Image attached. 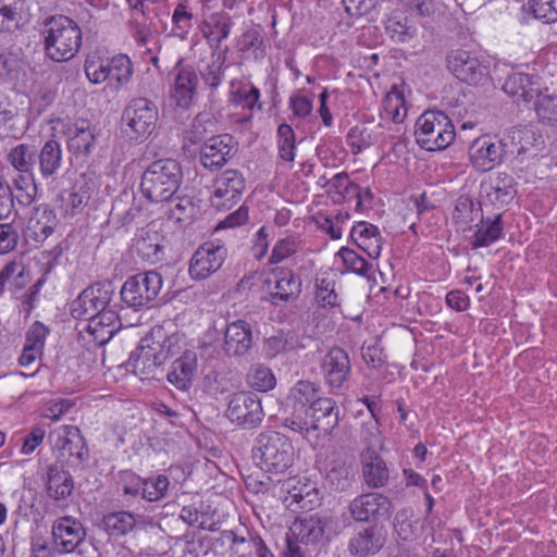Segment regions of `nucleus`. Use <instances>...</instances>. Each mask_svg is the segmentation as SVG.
Segmentation results:
<instances>
[{
    "mask_svg": "<svg viewBox=\"0 0 557 557\" xmlns=\"http://www.w3.org/2000/svg\"><path fill=\"white\" fill-rule=\"evenodd\" d=\"M39 35L45 57L58 63L74 59L83 44L78 23L63 14L46 17Z\"/></svg>",
    "mask_w": 557,
    "mask_h": 557,
    "instance_id": "obj_1",
    "label": "nucleus"
},
{
    "mask_svg": "<svg viewBox=\"0 0 557 557\" xmlns=\"http://www.w3.org/2000/svg\"><path fill=\"white\" fill-rule=\"evenodd\" d=\"M183 181L178 161L166 158L151 162L144 171L140 190L151 202H163L174 196Z\"/></svg>",
    "mask_w": 557,
    "mask_h": 557,
    "instance_id": "obj_2",
    "label": "nucleus"
},
{
    "mask_svg": "<svg viewBox=\"0 0 557 557\" xmlns=\"http://www.w3.org/2000/svg\"><path fill=\"white\" fill-rule=\"evenodd\" d=\"M257 466L269 473H284L294 461L292 441L276 431L261 432L252 448Z\"/></svg>",
    "mask_w": 557,
    "mask_h": 557,
    "instance_id": "obj_3",
    "label": "nucleus"
},
{
    "mask_svg": "<svg viewBox=\"0 0 557 557\" xmlns=\"http://www.w3.org/2000/svg\"><path fill=\"white\" fill-rule=\"evenodd\" d=\"M203 116L198 115L188 133V140L193 144L202 143L199 150L200 164L210 172L221 170L235 153L233 137L228 134L211 136L206 139Z\"/></svg>",
    "mask_w": 557,
    "mask_h": 557,
    "instance_id": "obj_4",
    "label": "nucleus"
},
{
    "mask_svg": "<svg viewBox=\"0 0 557 557\" xmlns=\"http://www.w3.org/2000/svg\"><path fill=\"white\" fill-rule=\"evenodd\" d=\"M417 144L428 151L446 149L454 141L456 132L448 115L440 110H426L416 121Z\"/></svg>",
    "mask_w": 557,
    "mask_h": 557,
    "instance_id": "obj_5",
    "label": "nucleus"
},
{
    "mask_svg": "<svg viewBox=\"0 0 557 557\" xmlns=\"http://www.w3.org/2000/svg\"><path fill=\"white\" fill-rule=\"evenodd\" d=\"M158 120V107L143 97L132 99L122 115L125 134L136 141L146 140L154 132Z\"/></svg>",
    "mask_w": 557,
    "mask_h": 557,
    "instance_id": "obj_6",
    "label": "nucleus"
},
{
    "mask_svg": "<svg viewBox=\"0 0 557 557\" xmlns=\"http://www.w3.org/2000/svg\"><path fill=\"white\" fill-rule=\"evenodd\" d=\"M114 296V285L111 281H98L86 288L70 304V313L75 320L90 318L104 311H113L111 301Z\"/></svg>",
    "mask_w": 557,
    "mask_h": 557,
    "instance_id": "obj_7",
    "label": "nucleus"
},
{
    "mask_svg": "<svg viewBox=\"0 0 557 557\" xmlns=\"http://www.w3.org/2000/svg\"><path fill=\"white\" fill-rule=\"evenodd\" d=\"M77 323V342L92 351L104 346L120 330L121 322L116 310L82 319Z\"/></svg>",
    "mask_w": 557,
    "mask_h": 557,
    "instance_id": "obj_8",
    "label": "nucleus"
},
{
    "mask_svg": "<svg viewBox=\"0 0 557 557\" xmlns=\"http://www.w3.org/2000/svg\"><path fill=\"white\" fill-rule=\"evenodd\" d=\"M163 280L157 271H147L128 277L120 290L123 304L136 311L149 308L159 295Z\"/></svg>",
    "mask_w": 557,
    "mask_h": 557,
    "instance_id": "obj_9",
    "label": "nucleus"
},
{
    "mask_svg": "<svg viewBox=\"0 0 557 557\" xmlns=\"http://www.w3.org/2000/svg\"><path fill=\"white\" fill-rule=\"evenodd\" d=\"M163 363L164 357L160 352L154 332L140 341L127 361V366L132 368L134 374L141 380L154 377Z\"/></svg>",
    "mask_w": 557,
    "mask_h": 557,
    "instance_id": "obj_10",
    "label": "nucleus"
},
{
    "mask_svg": "<svg viewBox=\"0 0 557 557\" xmlns=\"http://www.w3.org/2000/svg\"><path fill=\"white\" fill-rule=\"evenodd\" d=\"M227 257V248L220 240L203 243L194 252L189 262V274L194 280H205L216 272Z\"/></svg>",
    "mask_w": 557,
    "mask_h": 557,
    "instance_id": "obj_11",
    "label": "nucleus"
},
{
    "mask_svg": "<svg viewBox=\"0 0 557 557\" xmlns=\"http://www.w3.org/2000/svg\"><path fill=\"white\" fill-rule=\"evenodd\" d=\"M171 99L177 107L188 109L194 102L199 85L196 69L190 64L184 63V60L180 58L171 72Z\"/></svg>",
    "mask_w": 557,
    "mask_h": 557,
    "instance_id": "obj_12",
    "label": "nucleus"
},
{
    "mask_svg": "<svg viewBox=\"0 0 557 557\" xmlns=\"http://www.w3.org/2000/svg\"><path fill=\"white\" fill-rule=\"evenodd\" d=\"M448 70L461 82L481 84L488 78V67L476 53L462 49L453 50L447 55Z\"/></svg>",
    "mask_w": 557,
    "mask_h": 557,
    "instance_id": "obj_13",
    "label": "nucleus"
},
{
    "mask_svg": "<svg viewBox=\"0 0 557 557\" xmlns=\"http://www.w3.org/2000/svg\"><path fill=\"white\" fill-rule=\"evenodd\" d=\"M508 144L504 139L491 136L476 138L469 149L470 162L480 172H487L499 165L507 150Z\"/></svg>",
    "mask_w": 557,
    "mask_h": 557,
    "instance_id": "obj_14",
    "label": "nucleus"
},
{
    "mask_svg": "<svg viewBox=\"0 0 557 557\" xmlns=\"http://www.w3.org/2000/svg\"><path fill=\"white\" fill-rule=\"evenodd\" d=\"M392 502L379 493H366L355 497L349 504V512L358 522H380L392 515Z\"/></svg>",
    "mask_w": 557,
    "mask_h": 557,
    "instance_id": "obj_15",
    "label": "nucleus"
},
{
    "mask_svg": "<svg viewBox=\"0 0 557 557\" xmlns=\"http://www.w3.org/2000/svg\"><path fill=\"white\" fill-rule=\"evenodd\" d=\"M246 183L237 170H226L214 180L213 193L210 197L212 207L218 210H228L242 198Z\"/></svg>",
    "mask_w": 557,
    "mask_h": 557,
    "instance_id": "obj_16",
    "label": "nucleus"
},
{
    "mask_svg": "<svg viewBox=\"0 0 557 557\" xmlns=\"http://www.w3.org/2000/svg\"><path fill=\"white\" fill-rule=\"evenodd\" d=\"M319 367L325 385L333 391L344 388L351 374L349 356L341 347L329 349L321 357Z\"/></svg>",
    "mask_w": 557,
    "mask_h": 557,
    "instance_id": "obj_17",
    "label": "nucleus"
},
{
    "mask_svg": "<svg viewBox=\"0 0 557 557\" xmlns=\"http://www.w3.org/2000/svg\"><path fill=\"white\" fill-rule=\"evenodd\" d=\"M274 287L270 289L262 300L272 306L280 307L296 301L301 294V280L290 269L277 267L272 270Z\"/></svg>",
    "mask_w": 557,
    "mask_h": 557,
    "instance_id": "obj_18",
    "label": "nucleus"
},
{
    "mask_svg": "<svg viewBox=\"0 0 557 557\" xmlns=\"http://www.w3.org/2000/svg\"><path fill=\"white\" fill-rule=\"evenodd\" d=\"M226 416L238 425L255 428L261 423L264 413L261 401L255 394L237 393L228 403Z\"/></svg>",
    "mask_w": 557,
    "mask_h": 557,
    "instance_id": "obj_19",
    "label": "nucleus"
},
{
    "mask_svg": "<svg viewBox=\"0 0 557 557\" xmlns=\"http://www.w3.org/2000/svg\"><path fill=\"white\" fill-rule=\"evenodd\" d=\"M52 540L59 554L75 552L86 539V530L83 523L72 516L58 518L52 524Z\"/></svg>",
    "mask_w": 557,
    "mask_h": 557,
    "instance_id": "obj_20",
    "label": "nucleus"
},
{
    "mask_svg": "<svg viewBox=\"0 0 557 557\" xmlns=\"http://www.w3.org/2000/svg\"><path fill=\"white\" fill-rule=\"evenodd\" d=\"M50 442L59 451V458L76 457L82 462L88 456V448L81 430L74 425H61L49 434Z\"/></svg>",
    "mask_w": 557,
    "mask_h": 557,
    "instance_id": "obj_21",
    "label": "nucleus"
},
{
    "mask_svg": "<svg viewBox=\"0 0 557 557\" xmlns=\"http://www.w3.org/2000/svg\"><path fill=\"white\" fill-rule=\"evenodd\" d=\"M260 90L251 82L243 79H232L227 101L234 107L249 110L250 113L238 120L239 123H249L252 119V111L257 109L262 111L263 104L260 101Z\"/></svg>",
    "mask_w": 557,
    "mask_h": 557,
    "instance_id": "obj_22",
    "label": "nucleus"
},
{
    "mask_svg": "<svg viewBox=\"0 0 557 557\" xmlns=\"http://www.w3.org/2000/svg\"><path fill=\"white\" fill-rule=\"evenodd\" d=\"M282 492L286 493L284 502L287 503V507L296 505L301 510L310 511L321 503L319 488L309 480L302 482L289 479L283 483Z\"/></svg>",
    "mask_w": 557,
    "mask_h": 557,
    "instance_id": "obj_23",
    "label": "nucleus"
},
{
    "mask_svg": "<svg viewBox=\"0 0 557 557\" xmlns=\"http://www.w3.org/2000/svg\"><path fill=\"white\" fill-rule=\"evenodd\" d=\"M485 205L497 209L508 206L517 195L515 178L505 172H496L487 183L482 184Z\"/></svg>",
    "mask_w": 557,
    "mask_h": 557,
    "instance_id": "obj_24",
    "label": "nucleus"
},
{
    "mask_svg": "<svg viewBox=\"0 0 557 557\" xmlns=\"http://www.w3.org/2000/svg\"><path fill=\"white\" fill-rule=\"evenodd\" d=\"M197 372V352L187 349L172 362L166 379L178 391L188 392L193 386Z\"/></svg>",
    "mask_w": 557,
    "mask_h": 557,
    "instance_id": "obj_25",
    "label": "nucleus"
},
{
    "mask_svg": "<svg viewBox=\"0 0 557 557\" xmlns=\"http://www.w3.org/2000/svg\"><path fill=\"white\" fill-rule=\"evenodd\" d=\"M67 149L76 157L89 156L96 147L95 127L88 120H77L64 132Z\"/></svg>",
    "mask_w": 557,
    "mask_h": 557,
    "instance_id": "obj_26",
    "label": "nucleus"
},
{
    "mask_svg": "<svg viewBox=\"0 0 557 557\" xmlns=\"http://www.w3.org/2000/svg\"><path fill=\"white\" fill-rule=\"evenodd\" d=\"M332 524L333 519L329 516L310 515L296 520L292 533L295 541L305 545H314L322 541Z\"/></svg>",
    "mask_w": 557,
    "mask_h": 557,
    "instance_id": "obj_27",
    "label": "nucleus"
},
{
    "mask_svg": "<svg viewBox=\"0 0 557 557\" xmlns=\"http://www.w3.org/2000/svg\"><path fill=\"white\" fill-rule=\"evenodd\" d=\"M386 541L382 528L371 525L355 533L348 543V549L352 556L367 557L375 555L382 549Z\"/></svg>",
    "mask_w": 557,
    "mask_h": 557,
    "instance_id": "obj_28",
    "label": "nucleus"
},
{
    "mask_svg": "<svg viewBox=\"0 0 557 557\" xmlns=\"http://www.w3.org/2000/svg\"><path fill=\"white\" fill-rule=\"evenodd\" d=\"M252 345L250 325L244 320L230 323L224 334V351L230 357L246 355Z\"/></svg>",
    "mask_w": 557,
    "mask_h": 557,
    "instance_id": "obj_29",
    "label": "nucleus"
},
{
    "mask_svg": "<svg viewBox=\"0 0 557 557\" xmlns=\"http://www.w3.org/2000/svg\"><path fill=\"white\" fill-rule=\"evenodd\" d=\"M54 211L46 203L34 208L26 226V235L36 243L45 242L57 226Z\"/></svg>",
    "mask_w": 557,
    "mask_h": 557,
    "instance_id": "obj_30",
    "label": "nucleus"
},
{
    "mask_svg": "<svg viewBox=\"0 0 557 557\" xmlns=\"http://www.w3.org/2000/svg\"><path fill=\"white\" fill-rule=\"evenodd\" d=\"M503 90L517 101L530 102L540 91L539 77L528 73H512L507 76Z\"/></svg>",
    "mask_w": 557,
    "mask_h": 557,
    "instance_id": "obj_31",
    "label": "nucleus"
},
{
    "mask_svg": "<svg viewBox=\"0 0 557 557\" xmlns=\"http://www.w3.org/2000/svg\"><path fill=\"white\" fill-rule=\"evenodd\" d=\"M350 238L369 258L377 259L382 251V236L377 226L361 221L350 230Z\"/></svg>",
    "mask_w": 557,
    "mask_h": 557,
    "instance_id": "obj_32",
    "label": "nucleus"
},
{
    "mask_svg": "<svg viewBox=\"0 0 557 557\" xmlns=\"http://www.w3.org/2000/svg\"><path fill=\"white\" fill-rule=\"evenodd\" d=\"M312 423H314L315 430L322 434H330L338 424L339 421V409L336 406L334 399L329 397H319L309 407Z\"/></svg>",
    "mask_w": 557,
    "mask_h": 557,
    "instance_id": "obj_33",
    "label": "nucleus"
},
{
    "mask_svg": "<svg viewBox=\"0 0 557 557\" xmlns=\"http://www.w3.org/2000/svg\"><path fill=\"white\" fill-rule=\"evenodd\" d=\"M74 488L71 473L58 465H51L47 471L46 490L50 498L55 502L69 498Z\"/></svg>",
    "mask_w": 557,
    "mask_h": 557,
    "instance_id": "obj_34",
    "label": "nucleus"
},
{
    "mask_svg": "<svg viewBox=\"0 0 557 557\" xmlns=\"http://www.w3.org/2000/svg\"><path fill=\"white\" fill-rule=\"evenodd\" d=\"M362 475L371 488L386 485L389 479L388 468L379 453H361Z\"/></svg>",
    "mask_w": 557,
    "mask_h": 557,
    "instance_id": "obj_35",
    "label": "nucleus"
},
{
    "mask_svg": "<svg viewBox=\"0 0 557 557\" xmlns=\"http://www.w3.org/2000/svg\"><path fill=\"white\" fill-rule=\"evenodd\" d=\"M162 238L156 231L141 230L134 238L135 253L144 261L157 263L162 259Z\"/></svg>",
    "mask_w": 557,
    "mask_h": 557,
    "instance_id": "obj_36",
    "label": "nucleus"
},
{
    "mask_svg": "<svg viewBox=\"0 0 557 557\" xmlns=\"http://www.w3.org/2000/svg\"><path fill=\"white\" fill-rule=\"evenodd\" d=\"M137 524V516L129 511H113L104 515L98 527L109 537L120 539L131 533Z\"/></svg>",
    "mask_w": 557,
    "mask_h": 557,
    "instance_id": "obj_37",
    "label": "nucleus"
},
{
    "mask_svg": "<svg viewBox=\"0 0 557 557\" xmlns=\"http://www.w3.org/2000/svg\"><path fill=\"white\" fill-rule=\"evenodd\" d=\"M37 156L35 146L30 144H18L11 148L7 154L8 163L16 172L15 176L35 177L34 165Z\"/></svg>",
    "mask_w": 557,
    "mask_h": 557,
    "instance_id": "obj_38",
    "label": "nucleus"
},
{
    "mask_svg": "<svg viewBox=\"0 0 557 557\" xmlns=\"http://www.w3.org/2000/svg\"><path fill=\"white\" fill-rule=\"evenodd\" d=\"M385 30L395 42H409L418 32L414 21L403 12H393L385 22Z\"/></svg>",
    "mask_w": 557,
    "mask_h": 557,
    "instance_id": "obj_39",
    "label": "nucleus"
},
{
    "mask_svg": "<svg viewBox=\"0 0 557 557\" xmlns=\"http://www.w3.org/2000/svg\"><path fill=\"white\" fill-rule=\"evenodd\" d=\"M62 161L61 144L55 139L47 140L38 153L39 172L42 178L53 177L61 169Z\"/></svg>",
    "mask_w": 557,
    "mask_h": 557,
    "instance_id": "obj_40",
    "label": "nucleus"
},
{
    "mask_svg": "<svg viewBox=\"0 0 557 557\" xmlns=\"http://www.w3.org/2000/svg\"><path fill=\"white\" fill-rule=\"evenodd\" d=\"M355 474L356 472L351 462L335 459L332 460L326 468L325 481L332 490L342 492L351 487L355 481Z\"/></svg>",
    "mask_w": 557,
    "mask_h": 557,
    "instance_id": "obj_41",
    "label": "nucleus"
},
{
    "mask_svg": "<svg viewBox=\"0 0 557 557\" xmlns=\"http://www.w3.org/2000/svg\"><path fill=\"white\" fill-rule=\"evenodd\" d=\"M320 387L313 382L300 380L288 392L286 405L294 410L309 409L319 398Z\"/></svg>",
    "mask_w": 557,
    "mask_h": 557,
    "instance_id": "obj_42",
    "label": "nucleus"
},
{
    "mask_svg": "<svg viewBox=\"0 0 557 557\" xmlns=\"http://www.w3.org/2000/svg\"><path fill=\"white\" fill-rule=\"evenodd\" d=\"M502 218L503 213H497L493 218H481L472 236L474 248L487 247L502 237L504 228Z\"/></svg>",
    "mask_w": 557,
    "mask_h": 557,
    "instance_id": "obj_43",
    "label": "nucleus"
},
{
    "mask_svg": "<svg viewBox=\"0 0 557 557\" xmlns=\"http://www.w3.org/2000/svg\"><path fill=\"white\" fill-rule=\"evenodd\" d=\"M317 304L324 309H333L339 306V296L336 290V281L332 273H321L315 278Z\"/></svg>",
    "mask_w": 557,
    "mask_h": 557,
    "instance_id": "obj_44",
    "label": "nucleus"
},
{
    "mask_svg": "<svg viewBox=\"0 0 557 557\" xmlns=\"http://www.w3.org/2000/svg\"><path fill=\"white\" fill-rule=\"evenodd\" d=\"M165 210L164 213L169 220L175 222H190L196 215L197 207L194 199L190 196H174L171 199L164 201Z\"/></svg>",
    "mask_w": 557,
    "mask_h": 557,
    "instance_id": "obj_45",
    "label": "nucleus"
},
{
    "mask_svg": "<svg viewBox=\"0 0 557 557\" xmlns=\"http://www.w3.org/2000/svg\"><path fill=\"white\" fill-rule=\"evenodd\" d=\"M109 84L120 88L129 83L133 76V63L128 55L120 53L108 58Z\"/></svg>",
    "mask_w": 557,
    "mask_h": 557,
    "instance_id": "obj_46",
    "label": "nucleus"
},
{
    "mask_svg": "<svg viewBox=\"0 0 557 557\" xmlns=\"http://www.w3.org/2000/svg\"><path fill=\"white\" fill-rule=\"evenodd\" d=\"M226 537L230 540L228 557H255L262 542V539L255 533L247 532V535L239 536L231 531Z\"/></svg>",
    "mask_w": 557,
    "mask_h": 557,
    "instance_id": "obj_47",
    "label": "nucleus"
},
{
    "mask_svg": "<svg viewBox=\"0 0 557 557\" xmlns=\"http://www.w3.org/2000/svg\"><path fill=\"white\" fill-rule=\"evenodd\" d=\"M326 193L331 195L336 202L351 197L361 198L360 186L352 183L345 172L337 173L331 178Z\"/></svg>",
    "mask_w": 557,
    "mask_h": 557,
    "instance_id": "obj_48",
    "label": "nucleus"
},
{
    "mask_svg": "<svg viewBox=\"0 0 557 557\" xmlns=\"http://www.w3.org/2000/svg\"><path fill=\"white\" fill-rule=\"evenodd\" d=\"M534 110L543 125H557V95L539 91L535 96Z\"/></svg>",
    "mask_w": 557,
    "mask_h": 557,
    "instance_id": "obj_49",
    "label": "nucleus"
},
{
    "mask_svg": "<svg viewBox=\"0 0 557 557\" xmlns=\"http://www.w3.org/2000/svg\"><path fill=\"white\" fill-rule=\"evenodd\" d=\"M481 208L468 196H460L455 203L453 221L458 228L466 231L474 219L481 213Z\"/></svg>",
    "mask_w": 557,
    "mask_h": 557,
    "instance_id": "obj_50",
    "label": "nucleus"
},
{
    "mask_svg": "<svg viewBox=\"0 0 557 557\" xmlns=\"http://www.w3.org/2000/svg\"><path fill=\"white\" fill-rule=\"evenodd\" d=\"M247 384L258 392H269L276 385V377L271 368L263 363L252 364L246 376Z\"/></svg>",
    "mask_w": 557,
    "mask_h": 557,
    "instance_id": "obj_51",
    "label": "nucleus"
},
{
    "mask_svg": "<svg viewBox=\"0 0 557 557\" xmlns=\"http://www.w3.org/2000/svg\"><path fill=\"white\" fill-rule=\"evenodd\" d=\"M171 35L182 40L186 39L194 26V14L186 3H178L172 13Z\"/></svg>",
    "mask_w": 557,
    "mask_h": 557,
    "instance_id": "obj_52",
    "label": "nucleus"
},
{
    "mask_svg": "<svg viewBox=\"0 0 557 557\" xmlns=\"http://www.w3.org/2000/svg\"><path fill=\"white\" fill-rule=\"evenodd\" d=\"M376 135L363 125L351 127L346 135V144L352 154H359L376 143Z\"/></svg>",
    "mask_w": 557,
    "mask_h": 557,
    "instance_id": "obj_53",
    "label": "nucleus"
},
{
    "mask_svg": "<svg viewBox=\"0 0 557 557\" xmlns=\"http://www.w3.org/2000/svg\"><path fill=\"white\" fill-rule=\"evenodd\" d=\"M360 441L366 446L362 453H380L383 449L384 442L379 419H369L362 423Z\"/></svg>",
    "mask_w": 557,
    "mask_h": 557,
    "instance_id": "obj_54",
    "label": "nucleus"
},
{
    "mask_svg": "<svg viewBox=\"0 0 557 557\" xmlns=\"http://www.w3.org/2000/svg\"><path fill=\"white\" fill-rule=\"evenodd\" d=\"M170 487V480L164 474H156L144 478L141 498L147 502H159L163 499Z\"/></svg>",
    "mask_w": 557,
    "mask_h": 557,
    "instance_id": "obj_55",
    "label": "nucleus"
},
{
    "mask_svg": "<svg viewBox=\"0 0 557 557\" xmlns=\"http://www.w3.org/2000/svg\"><path fill=\"white\" fill-rule=\"evenodd\" d=\"M233 22L227 14L216 13L212 14L205 26V35L211 40L220 44L230 35Z\"/></svg>",
    "mask_w": 557,
    "mask_h": 557,
    "instance_id": "obj_56",
    "label": "nucleus"
},
{
    "mask_svg": "<svg viewBox=\"0 0 557 557\" xmlns=\"http://www.w3.org/2000/svg\"><path fill=\"white\" fill-rule=\"evenodd\" d=\"M276 144L280 158L284 161L293 162L296 156V135L290 125L286 123L278 125Z\"/></svg>",
    "mask_w": 557,
    "mask_h": 557,
    "instance_id": "obj_57",
    "label": "nucleus"
},
{
    "mask_svg": "<svg viewBox=\"0 0 557 557\" xmlns=\"http://www.w3.org/2000/svg\"><path fill=\"white\" fill-rule=\"evenodd\" d=\"M337 255L341 257L346 271L352 272L360 276L369 277L373 270V264L358 255L355 250L343 247Z\"/></svg>",
    "mask_w": 557,
    "mask_h": 557,
    "instance_id": "obj_58",
    "label": "nucleus"
},
{
    "mask_svg": "<svg viewBox=\"0 0 557 557\" xmlns=\"http://www.w3.org/2000/svg\"><path fill=\"white\" fill-rule=\"evenodd\" d=\"M12 185L15 190L14 201L21 207L26 208L30 206L37 196V185L35 177L14 176Z\"/></svg>",
    "mask_w": 557,
    "mask_h": 557,
    "instance_id": "obj_59",
    "label": "nucleus"
},
{
    "mask_svg": "<svg viewBox=\"0 0 557 557\" xmlns=\"http://www.w3.org/2000/svg\"><path fill=\"white\" fill-rule=\"evenodd\" d=\"M283 425L290 431L307 437L311 432L317 431L309 409L294 410L284 419Z\"/></svg>",
    "mask_w": 557,
    "mask_h": 557,
    "instance_id": "obj_60",
    "label": "nucleus"
},
{
    "mask_svg": "<svg viewBox=\"0 0 557 557\" xmlns=\"http://www.w3.org/2000/svg\"><path fill=\"white\" fill-rule=\"evenodd\" d=\"M384 110L394 123H400L407 115V106L404 95L395 87L384 98Z\"/></svg>",
    "mask_w": 557,
    "mask_h": 557,
    "instance_id": "obj_61",
    "label": "nucleus"
},
{
    "mask_svg": "<svg viewBox=\"0 0 557 557\" xmlns=\"http://www.w3.org/2000/svg\"><path fill=\"white\" fill-rule=\"evenodd\" d=\"M508 138L511 140V145L516 147V152L522 154L534 146L541 137L536 136L530 126H517L509 132Z\"/></svg>",
    "mask_w": 557,
    "mask_h": 557,
    "instance_id": "obj_62",
    "label": "nucleus"
},
{
    "mask_svg": "<svg viewBox=\"0 0 557 557\" xmlns=\"http://www.w3.org/2000/svg\"><path fill=\"white\" fill-rule=\"evenodd\" d=\"M108 58L88 57L84 64L86 77L91 84L109 82Z\"/></svg>",
    "mask_w": 557,
    "mask_h": 557,
    "instance_id": "obj_63",
    "label": "nucleus"
},
{
    "mask_svg": "<svg viewBox=\"0 0 557 557\" xmlns=\"http://www.w3.org/2000/svg\"><path fill=\"white\" fill-rule=\"evenodd\" d=\"M529 5L535 18L545 23L557 21V0H529Z\"/></svg>",
    "mask_w": 557,
    "mask_h": 557,
    "instance_id": "obj_64",
    "label": "nucleus"
}]
</instances>
